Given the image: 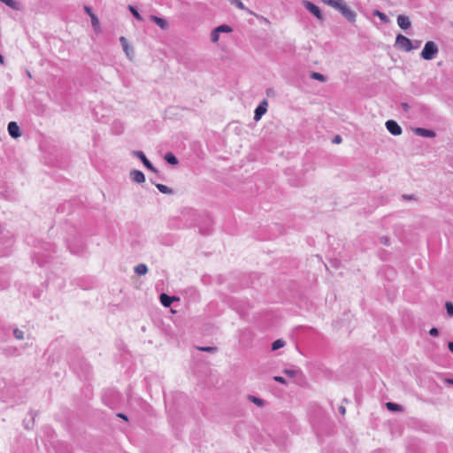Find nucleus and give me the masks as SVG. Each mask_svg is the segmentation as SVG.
Wrapping results in <instances>:
<instances>
[{
  "label": "nucleus",
  "instance_id": "nucleus-1",
  "mask_svg": "<svg viewBox=\"0 0 453 453\" xmlns=\"http://www.w3.org/2000/svg\"><path fill=\"white\" fill-rule=\"evenodd\" d=\"M439 52L437 44L433 41H428L425 43L421 50L420 57L425 60L434 59Z\"/></svg>",
  "mask_w": 453,
  "mask_h": 453
},
{
  "label": "nucleus",
  "instance_id": "nucleus-2",
  "mask_svg": "<svg viewBox=\"0 0 453 453\" xmlns=\"http://www.w3.org/2000/svg\"><path fill=\"white\" fill-rule=\"evenodd\" d=\"M395 46L406 52L411 51L414 49L412 42L403 35L398 34L395 38Z\"/></svg>",
  "mask_w": 453,
  "mask_h": 453
},
{
  "label": "nucleus",
  "instance_id": "nucleus-3",
  "mask_svg": "<svg viewBox=\"0 0 453 453\" xmlns=\"http://www.w3.org/2000/svg\"><path fill=\"white\" fill-rule=\"evenodd\" d=\"M302 4L304 6V8L307 11H309L313 16H315L319 20H324V15L318 5L308 0H303Z\"/></svg>",
  "mask_w": 453,
  "mask_h": 453
},
{
  "label": "nucleus",
  "instance_id": "nucleus-4",
  "mask_svg": "<svg viewBox=\"0 0 453 453\" xmlns=\"http://www.w3.org/2000/svg\"><path fill=\"white\" fill-rule=\"evenodd\" d=\"M133 155L135 157H137L138 159H140L142 162L143 165L148 170H150V172L155 173H157V168L151 164V162L147 158V157L145 156V154L142 151H141V150H134L133 151Z\"/></svg>",
  "mask_w": 453,
  "mask_h": 453
},
{
  "label": "nucleus",
  "instance_id": "nucleus-5",
  "mask_svg": "<svg viewBox=\"0 0 453 453\" xmlns=\"http://www.w3.org/2000/svg\"><path fill=\"white\" fill-rule=\"evenodd\" d=\"M232 32V28L228 25H220L215 27L211 33V41L212 42H216L219 41V34L221 33H230Z\"/></svg>",
  "mask_w": 453,
  "mask_h": 453
},
{
  "label": "nucleus",
  "instance_id": "nucleus-6",
  "mask_svg": "<svg viewBox=\"0 0 453 453\" xmlns=\"http://www.w3.org/2000/svg\"><path fill=\"white\" fill-rule=\"evenodd\" d=\"M349 22L353 23L356 21L357 14L351 10L347 3L342 6L339 12Z\"/></svg>",
  "mask_w": 453,
  "mask_h": 453
},
{
  "label": "nucleus",
  "instance_id": "nucleus-7",
  "mask_svg": "<svg viewBox=\"0 0 453 453\" xmlns=\"http://www.w3.org/2000/svg\"><path fill=\"white\" fill-rule=\"evenodd\" d=\"M385 125L388 131L393 135H400L403 132V129L399 124L393 119L388 120Z\"/></svg>",
  "mask_w": 453,
  "mask_h": 453
},
{
  "label": "nucleus",
  "instance_id": "nucleus-8",
  "mask_svg": "<svg viewBox=\"0 0 453 453\" xmlns=\"http://www.w3.org/2000/svg\"><path fill=\"white\" fill-rule=\"evenodd\" d=\"M268 103L266 99H264L260 104L257 106L254 111V119L256 121H258L262 116L267 111Z\"/></svg>",
  "mask_w": 453,
  "mask_h": 453
},
{
  "label": "nucleus",
  "instance_id": "nucleus-9",
  "mask_svg": "<svg viewBox=\"0 0 453 453\" xmlns=\"http://www.w3.org/2000/svg\"><path fill=\"white\" fill-rule=\"evenodd\" d=\"M397 25L403 30H408L411 27V22L408 16L400 14L397 16Z\"/></svg>",
  "mask_w": 453,
  "mask_h": 453
},
{
  "label": "nucleus",
  "instance_id": "nucleus-10",
  "mask_svg": "<svg viewBox=\"0 0 453 453\" xmlns=\"http://www.w3.org/2000/svg\"><path fill=\"white\" fill-rule=\"evenodd\" d=\"M413 132L415 134L421 137L434 138L436 136V133L434 130L423 127H416L413 129Z\"/></svg>",
  "mask_w": 453,
  "mask_h": 453
},
{
  "label": "nucleus",
  "instance_id": "nucleus-11",
  "mask_svg": "<svg viewBox=\"0 0 453 453\" xmlns=\"http://www.w3.org/2000/svg\"><path fill=\"white\" fill-rule=\"evenodd\" d=\"M119 42L127 57L131 59L134 56V49L129 45L127 39L125 36H120Z\"/></svg>",
  "mask_w": 453,
  "mask_h": 453
},
{
  "label": "nucleus",
  "instance_id": "nucleus-12",
  "mask_svg": "<svg viewBox=\"0 0 453 453\" xmlns=\"http://www.w3.org/2000/svg\"><path fill=\"white\" fill-rule=\"evenodd\" d=\"M7 130H8L10 136L12 138H18L21 135L19 127L14 121L9 122Z\"/></svg>",
  "mask_w": 453,
  "mask_h": 453
},
{
  "label": "nucleus",
  "instance_id": "nucleus-13",
  "mask_svg": "<svg viewBox=\"0 0 453 453\" xmlns=\"http://www.w3.org/2000/svg\"><path fill=\"white\" fill-rule=\"evenodd\" d=\"M130 179L134 182L141 184L145 181V175L142 171L134 169L130 172Z\"/></svg>",
  "mask_w": 453,
  "mask_h": 453
},
{
  "label": "nucleus",
  "instance_id": "nucleus-14",
  "mask_svg": "<svg viewBox=\"0 0 453 453\" xmlns=\"http://www.w3.org/2000/svg\"><path fill=\"white\" fill-rule=\"evenodd\" d=\"M159 298H160V303L165 307H170L172 305V303H173V301L179 300V298H177L175 296H169L165 293H162L160 295Z\"/></svg>",
  "mask_w": 453,
  "mask_h": 453
},
{
  "label": "nucleus",
  "instance_id": "nucleus-15",
  "mask_svg": "<svg viewBox=\"0 0 453 453\" xmlns=\"http://www.w3.org/2000/svg\"><path fill=\"white\" fill-rule=\"evenodd\" d=\"M150 20L156 23L161 29H166L168 27V22L163 18L151 15Z\"/></svg>",
  "mask_w": 453,
  "mask_h": 453
},
{
  "label": "nucleus",
  "instance_id": "nucleus-16",
  "mask_svg": "<svg viewBox=\"0 0 453 453\" xmlns=\"http://www.w3.org/2000/svg\"><path fill=\"white\" fill-rule=\"evenodd\" d=\"M155 186L158 189V191L161 192L162 194H166V195L174 194V190L173 188H171L164 184L156 183Z\"/></svg>",
  "mask_w": 453,
  "mask_h": 453
},
{
  "label": "nucleus",
  "instance_id": "nucleus-17",
  "mask_svg": "<svg viewBox=\"0 0 453 453\" xmlns=\"http://www.w3.org/2000/svg\"><path fill=\"white\" fill-rule=\"evenodd\" d=\"M164 158L166 161V163H168L169 165H176L179 163L178 158L172 152L165 153Z\"/></svg>",
  "mask_w": 453,
  "mask_h": 453
},
{
  "label": "nucleus",
  "instance_id": "nucleus-18",
  "mask_svg": "<svg viewBox=\"0 0 453 453\" xmlns=\"http://www.w3.org/2000/svg\"><path fill=\"white\" fill-rule=\"evenodd\" d=\"M248 399L253 403L254 404H256L257 406L258 407H264L265 405V401L262 398H259L257 396H255V395H248Z\"/></svg>",
  "mask_w": 453,
  "mask_h": 453
},
{
  "label": "nucleus",
  "instance_id": "nucleus-19",
  "mask_svg": "<svg viewBox=\"0 0 453 453\" xmlns=\"http://www.w3.org/2000/svg\"><path fill=\"white\" fill-rule=\"evenodd\" d=\"M148 272V267L145 264H139L134 267V273L138 275H145Z\"/></svg>",
  "mask_w": 453,
  "mask_h": 453
},
{
  "label": "nucleus",
  "instance_id": "nucleus-20",
  "mask_svg": "<svg viewBox=\"0 0 453 453\" xmlns=\"http://www.w3.org/2000/svg\"><path fill=\"white\" fill-rule=\"evenodd\" d=\"M386 407L390 411H403V407L400 404L393 403V402H388L386 403Z\"/></svg>",
  "mask_w": 453,
  "mask_h": 453
},
{
  "label": "nucleus",
  "instance_id": "nucleus-21",
  "mask_svg": "<svg viewBox=\"0 0 453 453\" xmlns=\"http://www.w3.org/2000/svg\"><path fill=\"white\" fill-rule=\"evenodd\" d=\"M232 5H234L240 10H243L248 12L249 13H252L247 7L244 6L241 0H227Z\"/></svg>",
  "mask_w": 453,
  "mask_h": 453
},
{
  "label": "nucleus",
  "instance_id": "nucleus-22",
  "mask_svg": "<svg viewBox=\"0 0 453 453\" xmlns=\"http://www.w3.org/2000/svg\"><path fill=\"white\" fill-rule=\"evenodd\" d=\"M310 77L313 80H316V81H319L321 82H325L327 80L324 74H322L320 73H317V72H311Z\"/></svg>",
  "mask_w": 453,
  "mask_h": 453
},
{
  "label": "nucleus",
  "instance_id": "nucleus-23",
  "mask_svg": "<svg viewBox=\"0 0 453 453\" xmlns=\"http://www.w3.org/2000/svg\"><path fill=\"white\" fill-rule=\"evenodd\" d=\"M373 15L378 17L383 23L387 24L389 22L388 17L379 10L373 12Z\"/></svg>",
  "mask_w": 453,
  "mask_h": 453
},
{
  "label": "nucleus",
  "instance_id": "nucleus-24",
  "mask_svg": "<svg viewBox=\"0 0 453 453\" xmlns=\"http://www.w3.org/2000/svg\"><path fill=\"white\" fill-rule=\"evenodd\" d=\"M285 341L278 339L272 343V350H277L285 346Z\"/></svg>",
  "mask_w": 453,
  "mask_h": 453
},
{
  "label": "nucleus",
  "instance_id": "nucleus-25",
  "mask_svg": "<svg viewBox=\"0 0 453 453\" xmlns=\"http://www.w3.org/2000/svg\"><path fill=\"white\" fill-rule=\"evenodd\" d=\"M3 3L13 10H19V4L14 0H4Z\"/></svg>",
  "mask_w": 453,
  "mask_h": 453
},
{
  "label": "nucleus",
  "instance_id": "nucleus-26",
  "mask_svg": "<svg viewBox=\"0 0 453 453\" xmlns=\"http://www.w3.org/2000/svg\"><path fill=\"white\" fill-rule=\"evenodd\" d=\"M342 1V0H321L323 4L334 8V10L337 8V6Z\"/></svg>",
  "mask_w": 453,
  "mask_h": 453
},
{
  "label": "nucleus",
  "instance_id": "nucleus-27",
  "mask_svg": "<svg viewBox=\"0 0 453 453\" xmlns=\"http://www.w3.org/2000/svg\"><path fill=\"white\" fill-rule=\"evenodd\" d=\"M128 9L130 11V12L133 14V16L139 21H142L143 19L142 17L141 16V14L139 13V12L137 11V9L132 5H129L128 6Z\"/></svg>",
  "mask_w": 453,
  "mask_h": 453
},
{
  "label": "nucleus",
  "instance_id": "nucleus-28",
  "mask_svg": "<svg viewBox=\"0 0 453 453\" xmlns=\"http://www.w3.org/2000/svg\"><path fill=\"white\" fill-rule=\"evenodd\" d=\"M196 349L200 351H203V352H210V353H215L217 351V347H213V346H207V347H196Z\"/></svg>",
  "mask_w": 453,
  "mask_h": 453
},
{
  "label": "nucleus",
  "instance_id": "nucleus-29",
  "mask_svg": "<svg viewBox=\"0 0 453 453\" xmlns=\"http://www.w3.org/2000/svg\"><path fill=\"white\" fill-rule=\"evenodd\" d=\"M445 308H446L447 314L449 315V317H453V303L450 301L446 302Z\"/></svg>",
  "mask_w": 453,
  "mask_h": 453
},
{
  "label": "nucleus",
  "instance_id": "nucleus-30",
  "mask_svg": "<svg viewBox=\"0 0 453 453\" xmlns=\"http://www.w3.org/2000/svg\"><path fill=\"white\" fill-rule=\"evenodd\" d=\"M13 335L18 340H22L24 338V332L19 328H15L13 330Z\"/></svg>",
  "mask_w": 453,
  "mask_h": 453
},
{
  "label": "nucleus",
  "instance_id": "nucleus-31",
  "mask_svg": "<svg viewBox=\"0 0 453 453\" xmlns=\"http://www.w3.org/2000/svg\"><path fill=\"white\" fill-rule=\"evenodd\" d=\"M298 370L294 369H284L283 373L288 375V377H295L298 373Z\"/></svg>",
  "mask_w": 453,
  "mask_h": 453
},
{
  "label": "nucleus",
  "instance_id": "nucleus-32",
  "mask_svg": "<svg viewBox=\"0 0 453 453\" xmlns=\"http://www.w3.org/2000/svg\"><path fill=\"white\" fill-rule=\"evenodd\" d=\"M91 23H92V26H93V27L95 29L99 26V19L96 16V14L95 15H91Z\"/></svg>",
  "mask_w": 453,
  "mask_h": 453
},
{
  "label": "nucleus",
  "instance_id": "nucleus-33",
  "mask_svg": "<svg viewBox=\"0 0 453 453\" xmlns=\"http://www.w3.org/2000/svg\"><path fill=\"white\" fill-rule=\"evenodd\" d=\"M380 242L382 244L386 245V246H389V245H390V240H389V238H388V237H387V236H380Z\"/></svg>",
  "mask_w": 453,
  "mask_h": 453
},
{
  "label": "nucleus",
  "instance_id": "nucleus-34",
  "mask_svg": "<svg viewBox=\"0 0 453 453\" xmlns=\"http://www.w3.org/2000/svg\"><path fill=\"white\" fill-rule=\"evenodd\" d=\"M273 380L283 385L287 384V380L281 376H274Z\"/></svg>",
  "mask_w": 453,
  "mask_h": 453
},
{
  "label": "nucleus",
  "instance_id": "nucleus-35",
  "mask_svg": "<svg viewBox=\"0 0 453 453\" xmlns=\"http://www.w3.org/2000/svg\"><path fill=\"white\" fill-rule=\"evenodd\" d=\"M429 334L434 337H437L439 335V330L436 327H432L429 330Z\"/></svg>",
  "mask_w": 453,
  "mask_h": 453
},
{
  "label": "nucleus",
  "instance_id": "nucleus-36",
  "mask_svg": "<svg viewBox=\"0 0 453 453\" xmlns=\"http://www.w3.org/2000/svg\"><path fill=\"white\" fill-rule=\"evenodd\" d=\"M402 198H403V200H406V201L416 200V197L414 195H403Z\"/></svg>",
  "mask_w": 453,
  "mask_h": 453
},
{
  "label": "nucleus",
  "instance_id": "nucleus-37",
  "mask_svg": "<svg viewBox=\"0 0 453 453\" xmlns=\"http://www.w3.org/2000/svg\"><path fill=\"white\" fill-rule=\"evenodd\" d=\"M84 11L89 15L91 18V15H95V13L92 12V9L89 6L85 5Z\"/></svg>",
  "mask_w": 453,
  "mask_h": 453
},
{
  "label": "nucleus",
  "instance_id": "nucleus-38",
  "mask_svg": "<svg viewBox=\"0 0 453 453\" xmlns=\"http://www.w3.org/2000/svg\"><path fill=\"white\" fill-rule=\"evenodd\" d=\"M401 107L406 112L409 111V110L411 108L407 103H401Z\"/></svg>",
  "mask_w": 453,
  "mask_h": 453
},
{
  "label": "nucleus",
  "instance_id": "nucleus-39",
  "mask_svg": "<svg viewBox=\"0 0 453 453\" xmlns=\"http://www.w3.org/2000/svg\"><path fill=\"white\" fill-rule=\"evenodd\" d=\"M342 141V137L340 135H335L333 139L334 143H341Z\"/></svg>",
  "mask_w": 453,
  "mask_h": 453
},
{
  "label": "nucleus",
  "instance_id": "nucleus-40",
  "mask_svg": "<svg viewBox=\"0 0 453 453\" xmlns=\"http://www.w3.org/2000/svg\"><path fill=\"white\" fill-rule=\"evenodd\" d=\"M117 416L124 420H128L127 416L124 413H118Z\"/></svg>",
  "mask_w": 453,
  "mask_h": 453
},
{
  "label": "nucleus",
  "instance_id": "nucleus-41",
  "mask_svg": "<svg viewBox=\"0 0 453 453\" xmlns=\"http://www.w3.org/2000/svg\"><path fill=\"white\" fill-rule=\"evenodd\" d=\"M346 4V2L344 0H342L339 5L337 6V8L335 9L336 11L340 12V10L342 8V6Z\"/></svg>",
  "mask_w": 453,
  "mask_h": 453
},
{
  "label": "nucleus",
  "instance_id": "nucleus-42",
  "mask_svg": "<svg viewBox=\"0 0 453 453\" xmlns=\"http://www.w3.org/2000/svg\"><path fill=\"white\" fill-rule=\"evenodd\" d=\"M339 411H340V413H341V414L344 415V414H345V412H346V409H345V407H344V406H342H342H340V407H339Z\"/></svg>",
  "mask_w": 453,
  "mask_h": 453
},
{
  "label": "nucleus",
  "instance_id": "nucleus-43",
  "mask_svg": "<svg viewBox=\"0 0 453 453\" xmlns=\"http://www.w3.org/2000/svg\"><path fill=\"white\" fill-rule=\"evenodd\" d=\"M448 348L449 351L453 353V342H449Z\"/></svg>",
  "mask_w": 453,
  "mask_h": 453
},
{
  "label": "nucleus",
  "instance_id": "nucleus-44",
  "mask_svg": "<svg viewBox=\"0 0 453 453\" xmlns=\"http://www.w3.org/2000/svg\"><path fill=\"white\" fill-rule=\"evenodd\" d=\"M445 382L449 385H453V379L448 378L445 380Z\"/></svg>",
  "mask_w": 453,
  "mask_h": 453
},
{
  "label": "nucleus",
  "instance_id": "nucleus-45",
  "mask_svg": "<svg viewBox=\"0 0 453 453\" xmlns=\"http://www.w3.org/2000/svg\"><path fill=\"white\" fill-rule=\"evenodd\" d=\"M0 64L1 65H4V58L2 56V54L0 53Z\"/></svg>",
  "mask_w": 453,
  "mask_h": 453
},
{
  "label": "nucleus",
  "instance_id": "nucleus-46",
  "mask_svg": "<svg viewBox=\"0 0 453 453\" xmlns=\"http://www.w3.org/2000/svg\"><path fill=\"white\" fill-rule=\"evenodd\" d=\"M420 44V42H418V43H416V46L414 48H418Z\"/></svg>",
  "mask_w": 453,
  "mask_h": 453
},
{
  "label": "nucleus",
  "instance_id": "nucleus-47",
  "mask_svg": "<svg viewBox=\"0 0 453 453\" xmlns=\"http://www.w3.org/2000/svg\"><path fill=\"white\" fill-rule=\"evenodd\" d=\"M37 263L40 265V266H42L43 264L42 263H40L39 261H37Z\"/></svg>",
  "mask_w": 453,
  "mask_h": 453
},
{
  "label": "nucleus",
  "instance_id": "nucleus-48",
  "mask_svg": "<svg viewBox=\"0 0 453 453\" xmlns=\"http://www.w3.org/2000/svg\"><path fill=\"white\" fill-rule=\"evenodd\" d=\"M3 1H4V0H0V2H2V3H3Z\"/></svg>",
  "mask_w": 453,
  "mask_h": 453
}]
</instances>
